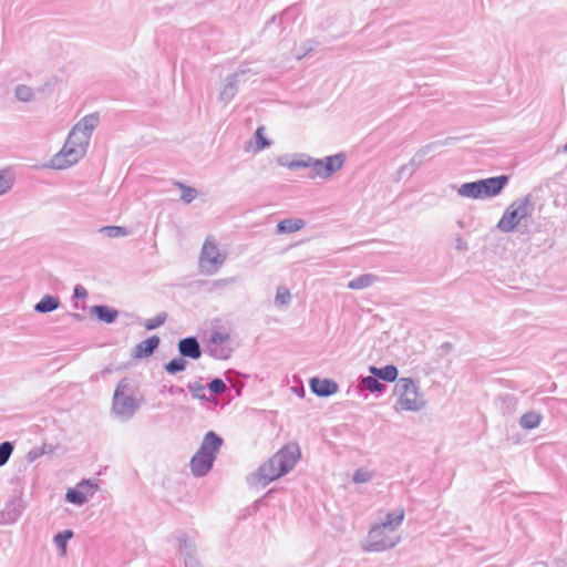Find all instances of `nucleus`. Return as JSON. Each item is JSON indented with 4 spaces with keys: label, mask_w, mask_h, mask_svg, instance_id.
Returning <instances> with one entry per match:
<instances>
[{
    "label": "nucleus",
    "mask_w": 567,
    "mask_h": 567,
    "mask_svg": "<svg viewBox=\"0 0 567 567\" xmlns=\"http://www.w3.org/2000/svg\"><path fill=\"white\" fill-rule=\"evenodd\" d=\"M99 122L97 113L82 117L72 127L63 147L51 158L49 166L54 169H65L76 164L85 155Z\"/></svg>",
    "instance_id": "f257e3e1"
},
{
    "label": "nucleus",
    "mask_w": 567,
    "mask_h": 567,
    "mask_svg": "<svg viewBox=\"0 0 567 567\" xmlns=\"http://www.w3.org/2000/svg\"><path fill=\"white\" fill-rule=\"evenodd\" d=\"M277 162L280 166L288 167L289 169L311 168L312 174L310 175V178L319 177L328 179L342 168L346 162V155L343 153H338L336 155L327 156L323 159H318L307 154H299L292 161H288L286 157H279Z\"/></svg>",
    "instance_id": "f03ea898"
},
{
    "label": "nucleus",
    "mask_w": 567,
    "mask_h": 567,
    "mask_svg": "<svg viewBox=\"0 0 567 567\" xmlns=\"http://www.w3.org/2000/svg\"><path fill=\"white\" fill-rule=\"evenodd\" d=\"M300 457L297 444H288L279 450L268 462L264 463L256 475L258 483L264 487L270 482L290 472Z\"/></svg>",
    "instance_id": "7ed1b4c3"
},
{
    "label": "nucleus",
    "mask_w": 567,
    "mask_h": 567,
    "mask_svg": "<svg viewBox=\"0 0 567 567\" xmlns=\"http://www.w3.org/2000/svg\"><path fill=\"white\" fill-rule=\"evenodd\" d=\"M132 382L123 378L116 385L112 399V413L121 421L131 420L142 406V400L136 398Z\"/></svg>",
    "instance_id": "20e7f679"
},
{
    "label": "nucleus",
    "mask_w": 567,
    "mask_h": 567,
    "mask_svg": "<svg viewBox=\"0 0 567 567\" xmlns=\"http://www.w3.org/2000/svg\"><path fill=\"white\" fill-rule=\"evenodd\" d=\"M223 445V439L215 432L205 434L198 451L189 462L190 472L196 477L205 476L213 467L217 453Z\"/></svg>",
    "instance_id": "39448f33"
},
{
    "label": "nucleus",
    "mask_w": 567,
    "mask_h": 567,
    "mask_svg": "<svg viewBox=\"0 0 567 567\" xmlns=\"http://www.w3.org/2000/svg\"><path fill=\"white\" fill-rule=\"evenodd\" d=\"M396 411L417 412L425 408L426 401L420 392L417 383L411 378H401L394 386Z\"/></svg>",
    "instance_id": "423d86ee"
},
{
    "label": "nucleus",
    "mask_w": 567,
    "mask_h": 567,
    "mask_svg": "<svg viewBox=\"0 0 567 567\" xmlns=\"http://www.w3.org/2000/svg\"><path fill=\"white\" fill-rule=\"evenodd\" d=\"M401 542L395 530H390L381 523L371 526L368 537L362 543L365 553H381L394 548Z\"/></svg>",
    "instance_id": "0eeeda50"
},
{
    "label": "nucleus",
    "mask_w": 567,
    "mask_h": 567,
    "mask_svg": "<svg viewBox=\"0 0 567 567\" xmlns=\"http://www.w3.org/2000/svg\"><path fill=\"white\" fill-rule=\"evenodd\" d=\"M227 259V252L219 247L213 236H208L202 247L198 260L200 274L215 275Z\"/></svg>",
    "instance_id": "6e6552de"
},
{
    "label": "nucleus",
    "mask_w": 567,
    "mask_h": 567,
    "mask_svg": "<svg viewBox=\"0 0 567 567\" xmlns=\"http://www.w3.org/2000/svg\"><path fill=\"white\" fill-rule=\"evenodd\" d=\"M534 204L529 195L514 200L504 212L497 223V228L503 233L513 231L516 226L525 218L532 216Z\"/></svg>",
    "instance_id": "1a4fd4ad"
},
{
    "label": "nucleus",
    "mask_w": 567,
    "mask_h": 567,
    "mask_svg": "<svg viewBox=\"0 0 567 567\" xmlns=\"http://www.w3.org/2000/svg\"><path fill=\"white\" fill-rule=\"evenodd\" d=\"M250 74L247 68H239L236 72L227 75L219 89L218 100L224 103H230L239 91L241 83H245Z\"/></svg>",
    "instance_id": "9d476101"
},
{
    "label": "nucleus",
    "mask_w": 567,
    "mask_h": 567,
    "mask_svg": "<svg viewBox=\"0 0 567 567\" xmlns=\"http://www.w3.org/2000/svg\"><path fill=\"white\" fill-rule=\"evenodd\" d=\"M230 340L228 333L214 331L209 338L208 352L218 360H226L230 358L233 349L227 344Z\"/></svg>",
    "instance_id": "9b49d317"
},
{
    "label": "nucleus",
    "mask_w": 567,
    "mask_h": 567,
    "mask_svg": "<svg viewBox=\"0 0 567 567\" xmlns=\"http://www.w3.org/2000/svg\"><path fill=\"white\" fill-rule=\"evenodd\" d=\"M509 177L507 175H499L477 181L480 199L497 196L507 185Z\"/></svg>",
    "instance_id": "f8f14e48"
},
{
    "label": "nucleus",
    "mask_w": 567,
    "mask_h": 567,
    "mask_svg": "<svg viewBox=\"0 0 567 567\" xmlns=\"http://www.w3.org/2000/svg\"><path fill=\"white\" fill-rule=\"evenodd\" d=\"M24 511L21 498L14 497L7 502L4 508L0 512V524L9 525L16 523Z\"/></svg>",
    "instance_id": "ddd939ff"
},
{
    "label": "nucleus",
    "mask_w": 567,
    "mask_h": 567,
    "mask_svg": "<svg viewBox=\"0 0 567 567\" xmlns=\"http://www.w3.org/2000/svg\"><path fill=\"white\" fill-rule=\"evenodd\" d=\"M178 352L183 358L197 360L202 357V349L195 337H187L178 341Z\"/></svg>",
    "instance_id": "4468645a"
},
{
    "label": "nucleus",
    "mask_w": 567,
    "mask_h": 567,
    "mask_svg": "<svg viewBox=\"0 0 567 567\" xmlns=\"http://www.w3.org/2000/svg\"><path fill=\"white\" fill-rule=\"evenodd\" d=\"M310 389L318 396H330L338 391V384L329 379L312 378L310 380Z\"/></svg>",
    "instance_id": "2eb2a0df"
},
{
    "label": "nucleus",
    "mask_w": 567,
    "mask_h": 567,
    "mask_svg": "<svg viewBox=\"0 0 567 567\" xmlns=\"http://www.w3.org/2000/svg\"><path fill=\"white\" fill-rule=\"evenodd\" d=\"M159 342L161 340L157 336H152L135 346L133 355L135 358L151 357L154 353V351L158 348Z\"/></svg>",
    "instance_id": "dca6fc26"
},
{
    "label": "nucleus",
    "mask_w": 567,
    "mask_h": 567,
    "mask_svg": "<svg viewBox=\"0 0 567 567\" xmlns=\"http://www.w3.org/2000/svg\"><path fill=\"white\" fill-rule=\"evenodd\" d=\"M90 313L94 315L100 321L105 323H113L118 317V311L116 309L104 305L92 306L90 308Z\"/></svg>",
    "instance_id": "f3484780"
},
{
    "label": "nucleus",
    "mask_w": 567,
    "mask_h": 567,
    "mask_svg": "<svg viewBox=\"0 0 567 567\" xmlns=\"http://www.w3.org/2000/svg\"><path fill=\"white\" fill-rule=\"evenodd\" d=\"M178 550L183 559L197 555L196 543L193 537H189L185 533L177 535Z\"/></svg>",
    "instance_id": "a211bd4d"
},
{
    "label": "nucleus",
    "mask_w": 567,
    "mask_h": 567,
    "mask_svg": "<svg viewBox=\"0 0 567 567\" xmlns=\"http://www.w3.org/2000/svg\"><path fill=\"white\" fill-rule=\"evenodd\" d=\"M82 487H91L89 482H80L75 488H69L65 494L66 502L82 506L86 503L87 496L86 492L82 491Z\"/></svg>",
    "instance_id": "6ab92c4d"
},
{
    "label": "nucleus",
    "mask_w": 567,
    "mask_h": 567,
    "mask_svg": "<svg viewBox=\"0 0 567 567\" xmlns=\"http://www.w3.org/2000/svg\"><path fill=\"white\" fill-rule=\"evenodd\" d=\"M306 226V221L301 218H286L277 224L278 234H292L301 230Z\"/></svg>",
    "instance_id": "aec40b11"
},
{
    "label": "nucleus",
    "mask_w": 567,
    "mask_h": 567,
    "mask_svg": "<svg viewBox=\"0 0 567 567\" xmlns=\"http://www.w3.org/2000/svg\"><path fill=\"white\" fill-rule=\"evenodd\" d=\"M372 375H374L378 380L381 379L386 382H393L396 380L399 371L396 367L389 364L383 368H377L371 365L369 368Z\"/></svg>",
    "instance_id": "412c9836"
},
{
    "label": "nucleus",
    "mask_w": 567,
    "mask_h": 567,
    "mask_svg": "<svg viewBox=\"0 0 567 567\" xmlns=\"http://www.w3.org/2000/svg\"><path fill=\"white\" fill-rule=\"evenodd\" d=\"M60 300L58 297L45 295L35 303L34 310L39 313H48L59 308Z\"/></svg>",
    "instance_id": "4be33fe9"
},
{
    "label": "nucleus",
    "mask_w": 567,
    "mask_h": 567,
    "mask_svg": "<svg viewBox=\"0 0 567 567\" xmlns=\"http://www.w3.org/2000/svg\"><path fill=\"white\" fill-rule=\"evenodd\" d=\"M404 509L402 507L396 508L386 514L385 519L381 522L382 525L390 528V530H398L404 520Z\"/></svg>",
    "instance_id": "5701e85b"
},
{
    "label": "nucleus",
    "mask_w": 567,
    "mask_h": 567,
    "mask_svg": "<svg viewBox=\"0 0 567 567\" xmlns=\"http://www.w3.org/2000/svg\"><path fill=\"white\" fill-rule=\"evenodd\" d=\"M378 280V277L372 274H363L348 282V288L351 290H361L372 286Z\"/></svg>",
    "instance_id": "b1692460"
},
{
    "label": "nucleus",
    "mask_w": 567,
    "mask_h": 567,
    "mask_svg": "<svg viewBox=\"0 0 567 567\" xmlns=\"http://www.w3.org/2000/svg\"><path fill=\"white\" fill-rule=\"evenodd\" d=\"M443 142H432L421 147L414 155L413 158L422 165L429 155H432L439 147L444 145Z\"/></svg>",
    "instance_id": "393cba45"
},
{
    "label": "nucleus",
    "mask_w": 567,
    "mask_h": 567,
    "mask_svg": "<svg viewBox=\"0 0 567 567\" xmlns=\"http://www.w3.org/2000/svg\"><path fill=\"white\" fill-rule=\"evenodd\" d=\"M359 386L372 393L382 392L385 388L374 375L362 377Z\"/></svg>",
    "instance_id": "a878e982"
},
{
    "label": "nucleus",
    "mask_w": 567,
    "mask_h": 567,
    "mask_svg": "<svg viewBox=\"0 0 567 567\" xmlns=\"http://www.w3.org/2000/svg\"><path fill=\"white\" fill-rule=\"evenodd\" d=\"M542 421V415L535 411L527 412L522 415L519 425L526 430L536 429Z\"/></svg>",
    "instance_id": "bb28decb"
},
{
    "label": "nucleus",
    "mask_w": 567,
    "mask_h": 567,
    "mask_svg": "<svg viewBox=\"0 0 567 567\" xmlns=\"http://www.w3.org/2000/svg\"><path fill=\"white\" fill-rule=\"evenodd\" d=\"M457 194L461 197L465 198H472V199H480L478 196V183L476 182H470L464 183L457 188Z\"/></svg>",
    "instance_id": "cd10ccee"
},
{
    "label": "nucleus",
    "mask_w": 567,
    "mask_h": 567,
    "mask_svg": "<svg viewBox=\"0 0 567 567\" xmlns=\"http://www.w3.org/2000/svg\"><path fill=\"white\" fill-rule=\"evenodd\" d=\"M421 166L413 157L409 163L402 165L396 172V179H409L416 171V168Z\"/></svg>",
    "instance_id": "c85d7f7f"
},
{
    "label": "nucleus",
    "mask_w": 567,
    "mask_h": 567,
    "mask_svg": "<svg viewBox=\"0 0 567 567\" xmlns=\"http://www.w3.org/2000/svg\"><path fill=\"white\" fill-rule=\"evenodd\" d=\"M72 537H73V532L70 529H65L61 533H58L54 536L53 542H54L55 546L58 547V549L60 550L62 556H64L66 554L68 542Z\"/></svg>",
    "instance_id": "c756f323"
},
{
    "label": "nucleus",
    "mask_w": 567,
    "mask_h": 567,
    "mask_svg": "<svg viewBox=\"0 0 567 567\" xmlns=\"http://www.w3.org/2000/svg\"><path fill=\"white\" fill-rule=\"evenodd\" d=\"M14 96L20 102H31L34 99V91L31 86L19 84L14 89Z\"/></svg>",
    "instance_id": "7c9ffc66"
},
{
    "label": "nucleus",
    "mask_w": 567,
    "mask_h": 567,
    "mask_svg": "<svg viewBox=\"0 0 567 567\" xmlns=\"http://www.w3.org/2000/svg\"><path fill=\"white\" fill-rule=\"evenodd\" d=\"M99 231L109 238H118L130 235V230L122 226H103Z\"/></svg>",
    "instance_id": "2f4dec72"
},
{
    "label": "nucleus",
    "mask_w": 567,
    "mask_h": 567,
    "mask_svg": "<svg viewBox=\"0 0 567 567\" xmlns=\"http://www.w3.org/2000/svg\"><path fill=\"white\" fill-rule=\"evenodd\" d=\"M236 281H237L236 277L215 279L208 284L209 285L208 291L216 292V291L225 290L229 286L234 285Z\"/></svg>",
    "instance_id": "473e14b6"
},
{
    "label": "nucleus",
    "mask_w": 567,
    "mask_h": 567,
    "mask_svg": "<svg viewBox=\"0 0 567 567\" xmlns=\"http://www.w3.org/2000/svg\"><path fill=\"white\" fill-rule=\"evenodd\" d=\"M187 362L183 358H174L164 365V369L169 374L182 372L186 369Z\"/></svg>",
    "instance_id": "72a5a7b5"
},
{
    "label": "nucleus",
    "mask_w": 567,
    "mask_h": 567,
    "mask_svg": "<svg viewBox=\"0 0 567 567\" xmlns=\"http://www.w3.org/2000/svg\"><path fill=\"white\" fill-rule=\"evenodd\" d=\"M176 186L181 189V199L185 204H190L197 197V190L194 187L176 183Z\"/></svg>",
    "instance_id": "f704fd0d"
},
{
    "label": "nucleus",
    "mask_w": 567,
    "mask_h": 567,
    "mask_svg": "<svg viewBox=\"0 0 567 567\" xmlns=\"http://www.w3.org/2000/svg\"><path fill=\"white\" fill-rule=\"evenodd\" d=\"M192 395L198 400H208L205 394V385L199 381L192 382L187 385Z\"/></svg>",
    "instance_id": "c9c22d12"
},
{
    "label": "nucleus",
    "mask_w": 567,
    "mask_h": 567,
    "mask_svg": "<svg viewBox=\"0 0 567 567\" xmlns=\"http://www.w3.org/2000/svg\"><path fill=\"white\" fill-rule=\"evenodd\" d=\"M12 452L13 444L11 442L6 441L0 444V466H3L8 463Z\"/></svg>",
    "instance_id": "e433bc0d"
},
{
    "label": "nucleus",
    "mask_w": 567,
    "mask_h": 567,
    "mask_svg": "<svg viewBox=\"0 0 567 567\" xmlns=\"http://www.w3.org/2000/svg\"><path fill=\"white\" fill-rule=\"evenodd\" d=\"M166 318H167L166 313L161 312V313L156 315L154 318L147 319L144 322V327L146 330H154V329L163 326L166 321Z\"/></svg>",
    "instance_id": "4c0bfd02"
},
{
    "label": "nucleus",
    "mask_w": 567,
    "mask_h": 567,
    "mask_svg": "<svg viewBox=\"0 0 567 567\" xmlns=\"http://www.w3.org/2000/svg\"><path fill=\"white\" fill-rule=\"evenodd\" d=\"M291 299L290 291L287 288L279 287L277 289L275 302L277 306H287Z\"/></svg>",
    "instance_id": "58836bf2"
},
{
    "label": "nucleus",
    "mask_w": 567,
    "mask_h": 567,
    "mask_svg": "<svg viewBox=\"0 0 567 567\" xmlns=\"http://www.w3.org/2000/svg\"><path fill=\"white\" fill-rule=\"evenodd\" d=\"M374 477V474L371 471L359 468L354 472L352 476V481L354 483H368Z\"/></svg>",
    "instance_id": "ea45409f"
},
{
    "label": "nucleus",
    "mask_w": 567,
    "mask_h": 567,
    "mask_svg": "<svg viewBox=\"0 0 567 567\" xmlns=\"http://www.w3.org/2000/svg\"><path fill=\"white\" fill-rule=\"evenodd\" d=\"M12 188V179L9 175L0 171V196L7 194Z\"/></svg>",
    "instance_id": "a19ab883"
},
{
    "label": "nucleus",
    "mask_w": 567,
    "mask_h": 567,
    "mask_svg": "<svg viewBox=\"0 0 567 567\" xmlns=\"http://www.w3.org/2000/svg\"><path fill=\"white\" fill-rule=\"evenodd\" d=\"M208 389L210 392H213L215 394H221L226 391L227 386H226V383L221 379L215 378L209 382Z\"/></svg>",
    "instance_id": "79ce46f5"
},
{
    "label": "nucleus",
    "mask_w": 567,
    "mask_h": 567,
    "mask_svg": "<svg viewBox=\"0 0 567 567\" xmlns=\"http://www.w3.org/2000/svg\"><path fill=\"white\" fill-rule=\"evenodd\" d=\"M264 126H260L255 133L258 151H261L270 145V142L264 136Z\"/></svg>",
    "instance_id": "37998d69"
},
{
    "label": "nucleus",
    "mask_w": 567,
    "mask_h": 567,
    "mask_svg": "<svg viewBox=\"0 0 567 567\" xmlns=\"http://www.w3.org/2000/svg\"><path fill=\"white\" fill-rule=\"evenodd\" d=\"M73 297L76 299H84L87 297V290L82 285H76L73 289Z\"/></svg>",
    "instance_id": "c03bdc74"
},
{
    "label": "nucleus",
    "mask_w": 567,
    "mask_h": 567,
    "mask_svg": "<svg viewBox=\"0 0 567 567\" xmlns=\"http://www.w3.org/2000/svg\"><path fill=\"white\" fill-rule=\"evenodd\" d=\"M44 453V447H34L28 453V460L33 462Z\"/></svg>",
    "instance_id": "a18cd8bd"
},
{
    "label": "nucleus",
    "mask_w": 567,
    "mask_h": 567,
    "mask_svg": "<svg viewBox=\"0 0 567 567\" xmlns=\"http://www.w3.org/2000/svg\"><path fill=\"white\" fill-rule=\"evenodd\" d=\"M454 247L458 251H466L468 248L467 243L460 235L454 239Z\"/></svg>",
    "instance_id": "49530a36"
},
{
    "label": "nucleus",
    "mask_w": 567,
    "mask_h": 567,
    "mask_svg": "<svg viewBox=\"0 0 567 567\" xmlns=\"http://www.w3.org/2000/svg\"><path fill=\"white\" fill-rule=\"evenodd\" d=\"M183 561H184L185 567H202L197 555L193 556V557L185 558V559H183Z\"/></svg>",
    "instance_id": "de8ad7c7"
},
{
    "label": "nucleus",
    "mask_w": 567,
    "mask_h": 567,
    "mask_svg": "<svg viewBox=\"0 0 567 567\" xmlns=\"http://www.w3.org/2000/svg\"><path fill=\"white\" fill-rule=\"evenodd\" d=\"M84 482H89L91 487H82V491L86 492V496H92L97 489V483L93 480H85Z\"/></svg>",
    "instance_id": "09e8293b"
},
{
    "label": "nucleus",
    "mask_w": 567,
    "mask_h": 567,
    "mask_svg": "<svg viewBox=\"0 0 567 567\" xmlns=\"http://www.w3.org/2000/svg\"><path fill=\"white\" fill-rule=\"evenodd\" d=\"M169 392H171V393H183V392H184V389H183V388H174V386H172V388L169 389Z\"/></svg>",
    "instance_id": "8fccbe9b"
}]
</instances>
